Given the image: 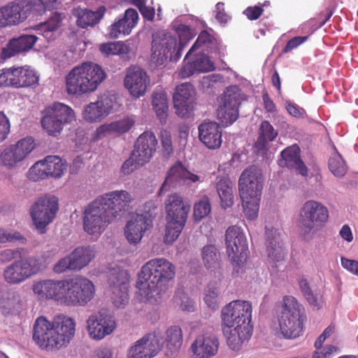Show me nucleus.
<instances>
[{
    "instance_id": "f257e3e1",
    "label": "nucleus",
    "mask_w": 358,
    "mask_h": 358,
    "mask_svg": "<svg viewBox=\"0 0 358 358\" xmlns=\"http://www.w3.org/2000/svg\"><path fill=\"white\" fill-rule=\"evenodd\" d=\"M176 275V267L164 258L149 260L138 274V294L151 304L162 301L169 289V282Z\"/></svg>"
},
{
    "instance_id": "f03ea898",
    "label": "nucleus",
    "mask_w": 358,
    "mask_h": 358,
    "mask_svg": "<svg viewBox=\"0 0 358 358\" xmlns=\"http://www.w3.org/2000/svg\"><path fill=\"white\" fill-rule=\"evenodd\" d=\"M76 332V322L60 315L48 320L44 316L37 317L33 325V340L43 350H55L66 347Z\"/></svg>"
},
{
    "instance_id": "7ed1b4c3",
    "label": "nucleus",
    "mask_w": 358,
    "mask_h": 358,
    "mask_svg": "<svg viewBox=\"0 0 358 358\" xmlns=\"http://www.w3.org/2000/svg\"><path fill=\"white\" fill-rule=\"evenodd\" d=\"M187 18L188 17L177 18L172 23L179 37L178 46L176 37L171 34L167 33L162 37L153 39L151 61L156 66L163 65L168 60L177 61L180 57L182 48L194 36L195 34L189 26L182 24V21Z\"/></svg>"
},
{
    "instance_id": "20e7f679",
    "label": "nucleus",
    "mask_w": 358,
    "mask_h": 358,
    "mask_svg": "<svg viewBox=\"0 0 358 358\" xmlns=\"http://www.w3.org/2000/svg\"><path fill=\"white\" fill-rule=\"evenodd\" d=\"M106 73L96 63L85 62L74 66L66 76V89L70 95L94 92L106 80Z\"/></svg>"
},
{
    "instance_id": "39448f33",
    "label": "nucleus",
    "mask_w": 358,
    "mask_h": 358,
    "mask_svg": "<svg viewBox=\"0 0 358 358\" xmlns=\"http://www.w3.org/2000/svg\"><path fill=\"white\" fill-rule=\"evenodd\" d=\"M189 210V203L185 202L180 195L172 194L168 196L165 201L166 224L164 241L166 244H171L178 238Z\"/></svg>"
},
{
    "instance_id": "423d86ee",
    "label": "nucleus",
    "mask_w": 358,
    "mask_h": 358,
    "mask_svg": "<svg viewBox=\"0 0 358 358\" xmlns=\"http://www.w3.org/2000/svg\"><path fill=\"white\" fill-rule=\"evenodd\" d=\"M115 220L113 213L99 197L90 202L83 213V230L96 238Z\"/></svg>"
},
{
    "instance_id": "0eeeda50",
    "label": "nucleus",
    "mask_w": 358,
    "mask_h": 358,
    "mask_svg": "<svg viewBox=\"0 0 358 358\" xmlns=\"http://www.w3.org/2000/svg\"><path fill=\"white\" fill-rule=\"evenodd\" d=\"M282 312L278 319L280 332L288 339L300 336L303 331V320L301 317L297 300L292 296H285L281 303Z\"/></svg>"
},
{
    "instance_id": "6e6552de",
    "label": "nucleus",
    "mask_w": 358,
    "mask_h": 358,
    "mask_svg": "<svg viewBox=\"0 0 358 358\" xmlns=\"http://www.w3.org/2000/svg\"><path fill=\"white\" fill-rule=\"evenodd\" d=\"M156 208L155 202L150 201L145 204L143 213H135L130 216L124 228V236L129 243H138L145 232L152 227Z\"/></svg>"
},
{
    "instance_id": "1a4fd4ad",
    "label": "nucleus",
    "mask_w": 358,
    "mask_h": 358,
    "mask_svg": "<svg viewBox=\"0 0 358 358\" xmlns=\"http://www.w3.org/2000/svg\"><path fill=\"white\" fill-rule=\"evenodd\" d=\"M75 120L73 110L69 106L55 102L45 110V115L41 119V124L46 132L57 136L62 131L66 124Z\"/></svg>"
},
{
    "instance_id": "9d476101",
    "label": "nucleus",
    "mask_w": 358,
    "mask_h": 358,
    "mask_svg": "<svg viewBox=\"0 0 358 358\" xmlns=\"http://www.w3.org/2000/svg\"><path fill=\"white\" fill-rule=\"evenodd\" d=\"M59 210L58 200L52 196L38 199L31 206L29 213L36 229L45 234L47 227L53 222Z\"/></svg>"
},
{
    "instance_id": "9b49d317",
    "label": "nucleus",
    "mask_w": 358,
    "mask_h": 358,
    "mask_svg": "<svg viewBox=\"0 0 358 358\" xmlns=\"http://www.w3.org/2000/svg\"><path fill=\"white\" fill-rule=\"evenodd\" d=\"M329 219V210L322 203L309 200L302 206L299 213V222L305 233L320 230Z\"/></svg>"
},
{
    "instance_id": "f8f14e48",
    "label": "nucleus",
    "mask_w": 358,
    "mask_h": 358,
    "mask_svg": "<svg viewBox=\"0 0 358 358\" xmlns=\"http://www.w3.org/2000/svg\"><path fill=\"white\" fill-rule=\"evenodd\" d=\"M241 90L236 85L227 87L217 98L216 115L223 126L234 123L238 117Z\"/></svg>"
},
{
    "instance_id": "ddd939ff",
    "label": "nucleus",
    "mask_w": 358,
    "mask_h": 358,
    "mask_svg": "<svg viewBox=\"0 0 358 358\" xmlns=\"http://www.w3.org/2000/svg\"><path fill=\"white\" fill-rule=\"evenodd\" d=\"M41 269L38 258L29 257L15 260L7 266L3 272L4 280L9 285H19Z\"/></svg>"
},
{
    "instance_id": "4468645a",
    "label": "nucleus",
    "mask_w": 358,
    "mask_h": 358,
    "mask_svg": "<svg viewBox=\"0 0 358 358\" xmlns=\"http://www.w3.org/2000/svg\"><path fill=\"white\" fill-rule=\"evenodd\" d=\"M227 252L234 269L239 273L246 262V238L243 229L238 226L229 227L225 232Z\"/></svg>"
},
{
    "instance_id": "2eb2a0df",
    "label": "nucleus",
    "mask_w": 358,
    "mask_h": 358,
    "mask_svg": "<svg viewBox=\"0 0 358 358\" xmlns=\"http://www.w3.org/2000/svg\"><path fill=\"white\" fill-rule=\"evenodd\" d=\"M129 274L119 266L113 268L108 275L110 299L117 308H124L129 300Z\"/></svg>"
},
{
    "instance_id": "dca6fc26",
    "label": "nucleus",
    "mask_w": 358,
    "mask_h": 358,
    "mask_svg": "<svg viewBox=\"0 0 358 358\" xmlns=\"http://www.w3.org/2000/svg\"><path fill=\"white\" fill-rule=\"evenodd\" d=\"M36 144L31 137L18 141L5 148L0 154V164L8 169L19 166L34 150Z\"/></svg>"
},
{
    "instance_id": "f3484780",
    "label": "nucleus",
    "mask_w": 358,
    "mask_h": 358,
    "mask_svg": "<svg viewBox=\"0 0 358 358\" xmlns=\"http://www.w3.org/2000/svg\"><path fill=\"white\" fill-rule=\"evenodd\" d=\"M263 178L260 169L252 166L248 169V220L257 217L262 190Z\"/></svg>"
},
{
    "instance_id": "a211bd4d",
    "label": "nucleus",
    "mask_w": 358,
    "mask_h": 358,
    "mask_svg": "<svg viewBox=\"0 0 358 358\" xmlns=\"http://www.w3.org/2000/svg\"><path fill=\"white\" fill-rule=\"evenodd\" d=\"M116 106V96L104 93L96 101L85 106L83 112V118L89 122H101L115 110Z\"/></svg>"
},
{
    "instance_id": "6ab92c4d",
    "label": "nucleus",
    "mask_w": 358,
    "mask_h": 358,
    "mask_svg": "<svg viewBox=\"0 0 358 358\" xmlns=\"http://www.w3.org/2000/svg\"><path fill=\"white\" fill-rule=\"evenodd\" d=\"M124 86L131 96L139 98L144 96L150 89V78L144 69L138 66H131L126 71Z\"/></svg>"
},
{
    "instance_id": "aec40b11",
    "label": "nucleus",
    "mask_w": 358,
    "mask_h": 358,
    "mask_svg": "<svg viewBox=\"0 0 358 358\" xmlns=\"http://www.w3.org/2000/svg\"><path fill=\"white\" fill-rule=\"evenodd\" d=\"M68 305L83 306L94 296V286L88 279L77 276L69 279Z\"/></svg>"
},
{
    "instance_id": "412c9836",
    "label": "nucleus",
    "mask_w": 358,
    "mask_h": 358,
    "mask_svg": "<svg viewBox=\"0 0 358 358\" xmlns=\"http://www.w3.org/2000/svg\"><path fill=\"white\" fill-rule=\"evenodd\" d=\"M115 328L113 317L101 310L91 315L87 320V329L90 336L94 340H101L110 334Z\"/></svg>"
},
{
    "instance_id": "4be33fe9",
    "label": "nucleus",
    "mask_w": 358,
    "mask_h": 358,
    "mask_svg": "<svg viewBox=\"0 0 358 358\" xmlns=\"http://www.w3.org/2000/svg\"><path fill=\"white\" fill-rule=\"evenodd\" d=\"M185 62L178 72L181 78H188L194 73L213 71L215 69L214 62L204 53L194 52L191 57L185 56Z\"/></svg>"
},
{
    "instance_id": "5701e85b",
    "label": "nucleus",
    "mask_w": 358,
    "mask_h": 358,
    "mask_svg": "<svg viewBox=\"0 0 358 358\" xmlns=\"http://www.w3.org/2000/svg\"><path fill=\"white\" fill-rule=\"evenodd\" d=\"M31 6L26 0L13 2L0 8V28L16 25L28 17Z\"/></svg>"
},
{
    "instance_id": "b1692460",
    "label": "nucleus",
    "mask_w": 358,
    "mask_h": 358,
    "mask_svg": "<svg viewBox=\"0 0 358 358\" xmlns=\"http://www.w3.org/2000/svg\"><path fill=\"white\" fill-rule=\"evenodd\" d=\"M161 348L157 334H148L129 348L127 358H153L159 353Z\"/></svg>"
},
{
    "instance_id": "393cba45",
    "label": "nucleus",
    "mask_w": 358,
    "mask_h": 358,
    "mask_svg": "<svg viewBox=\"0 0 358 358\" xmlns=\"http://www.w3.org/2000/svg\"><path fill=\"white\" fill-rule=\"evenodd\" d=\"M265 235L268 261L273 267L277 268L278 264L285 262L287 251L283 246L280 233L277 229L266 227Z\"/></svg>"
},
{
    "instance_id": "a878e982",
    "label": "nucleus",
    "mask_w": 358,
    "mask_h": 358,
    "mask_svg": "<svg viewBox=\"0 0 358 358\" xmlns=\"http://www.w3.org/2000/svg\"><path fill=\"white\" fill-rule=\"evenodd\" d=\"M201 181L200 176L190 172L180 162H177L169 170L160 191L166 190L167 187L171 185H186L190 186Z\"/></svg>"
},
{
    "instance_id": "bb28decb",
    "label": "nucleus",
    "mask_w": 358,
    "mask_h": 358,
    "mask_svg": "<svg viewBox=\"0 0 358 358\" xmlns=\"http://www.w3.org/2000/svg\"><path fill=\"white\" fill-rule=\"evenodd\" d=\"M219 341L212 333L199 334L190 345L192 358H212L218 352Z\"/></svg>"
},
{
    "instance_id": "cd10ccee",
    "label": "nucleus",
    "mask_w": 358,
    "mask_h": 358,
    "mask_svg": "<svg viewBox=\"0 0 358 358\" xmlns=\"http://www.w3.org/2000/svg\"><path fill=\"white\" fill-rule=\"evenodd\" d=\"M22 294L14 288L0 286V312L3 315H17L23 310Z\"/></svg>"
},
{
    "instance_id": "c85d7f7f",
    "label": "nucleus",
    "mask_w": 358,
    "mask_h": 358,
    "mask_svg": "<svg viewBox=\"0 0 358 358\" xmlns=\"http://www.w3.org/2000/svg\"><path fill=\"white\" fill-rule=\"evenodd\" d=\"M98 197L107 206L108 210L113 213L115 220L119 213L124 210L134 200L132 194L126 190L112 191Z\"/></svg>"
},
{
    "instance_id": "c756f323",
    "label": "nucleus",
    "mask_w": 358,
    "mask_h": 358,
    "mask_svg": "<svg viewBox=\"0 0 358 358\" xmlns=\"http://www.w3.org/2000/svg\"><path fill=\"white\" fill-rule=\"evenodd\" d=\"M199 138L210 150L218 149L222 143V132L215 122H205L199 126Z\"/></svg>"
},
{
    "instance_id": "7c9ffc66",
    "label": "nucleus",
    "mask_w": 358,
    "mask_h": 358,
    "mask_svg": "<svg viewBox=\"0 0 358 358\" xmlns=\"http://www.w3.org/2000/svg\"><path fill=\"white\" fill-rule=\"evenodd\" d=\"M138 20V14L134 8L125 10L124 16L115 21L108 28V36L111 38H117L120 36L130 34Z\"/></svg>"
},
{
    "instance_id": "2f4dec72",
    "label": "nucleus",
    "mask_w": 358,
    "mask_h": 358,
    "mask_svg": "<svg viewBox=\"0 0 358 358\" xmlns=\"http://www.w3.org/2000/svg\"><path fill=\"white\" fill-rule=\"evenodd\" d=\"M195 91L189 83L178 85L173 94V104L179 116L184 117L192 108L194 99Z\"/></svg>"
},
{
    "instance_id": "473e14b6",
    "label": "nucleus",
    "mask_w": 358,
    "mask_h": 358,
    "mask_svg": "<svg viewBox=\"0 0 358 358\" xmlns=\"http://www.w3.org/2000/svg\"><path fill=\"white\" fill-rule=\"evenodd\" d=\"M245 301L236 300L230 302L222 310V325L234 327L237 324H246Z\"/></svg>"
},
{
    "instance_id": "72a5a7b5",
    "label": "nucleus",
    "mask_w": 358,
    "mask_h": 358,
    "mask_svg": "<svg viewBox=\"0 0 358 358\" xmlns=\"http://www.w3.org/2000/svg\"><path fill=\"white\" fill-rule=\"evenodd\" d=\"M135 124L133 116H127L123 118L106 123L99 126L95 131L93 138L95 140L101 139L109 135H120L129 131Z\"/></svg>"
},
{
    "instance_id": "f704fd0d",
    "label": "nucleus",
    "mask_w": 358,
    "mask_h": 358,
    "mask_svg": "<svg viewBox=\"0 0 358 358\" xmlns=\"http://www.w3.org/2000/svg\"><path fill=\"white\" fill-rule=\"evenodd\" d=\"M157 141L152 132L145 131L138 138L133 152L139 158V161L148 163L156 151Z\"/></svg>"
},
{
    "instance_id": "c9c22d12",
    "label": "nucleus",
    "mask_w": 358,
    "mask_h": 358,
    "mask_svg": "<svg viewBox=\"0 0 358 358\" xmlns=\"http://www.w3.org/2000/svg\"><path fill=\"white\" fill-rule=\"evenodd\" d=\"M10 76L12 87L15 88L30 87L38 81L36 73L29 66L11 67Z\"/></svg>"
},
{
    "instance_id": "e433bc0d",
    "label": "nucleus",
    "mask_w": 358,
    "mask_h": 358,
    "mask_svg": "<svg viewBox=\"0 0 358 358\" xmlns=\"http://www.w3.org/2000/svg\"><path fill=\"white\" fill-rule=\"evenodd\" d=\"M280 155L282 159L280 160V165L281 166L294 169L304 176L308 174V169L301 159L299 147H288L283 150Z\"/></svg>"
},
{
    "instance_id": "4c0bfd02",
    "label": "nucleus",
    "mask_w": 358,
    "mask_h": 358,
    "mask_svg": "<svg viewBox=\"0 0 358 358\" xmlns=\"http://www.w3.org/2000/svg\"><path fill=\"white\" fill-rule=\"evenodd\" d=\"M222 330L228 345L234 350H239L246 339V324H237L234 327L222 325Z\"/></svg>"
},
{
    "instance_id": "58836bf2",
    "label": "nucleus",
    "mask_w": 358,
    "mask_h": 358,
    "mask_svg": "<svg viewBox=\"0 0 358 358\" xmlns=\"http://www.w3.org/2000/svg\"><path fill=\"white\" fill-rule=\"evenodd\" d=\"M152 106L161 121L166 120L169 110L168 96L162 87H157L152 93Z\"/></svg>"
},
{
    "instance_id": "ea45409f",
    "label": "nucleus",
    "mask_w": 358,
    "mask_h": 358,
    "mask_svg": "<svg viewBox=\"0 0 358 358\" xmlns=\"http://www.w3.org/2000/svg\"><path fill=\"white\" fill-rule=\"evenodd\" d=\"M106 11L105 7H100L96 11H92L87 9H80L76 10L78 26L82 28H86L89 26H93L98 23L103 16Z\"/></svg>"
},
{
    "instance_id": "a19ab883",
    "label": "nucleus",
    "mask_w": 358,
    "mask_h": 358,
    "mask_svg": "<svg viewBox=\"0 0 358 358\" xmlns=\"http://www.w3.org/2000/svg\"><path fill=\"white\" fill-rule=\"evenodd\" d=\"M95 252L93 248H78L69 255L71 260V266L74 269H81L86 266L94 257Z\"/></svg>"
},
{
    "instance_id": "79ce46f5",
    "label": "nucleus",
    "mask_w": 358,
    "mask_h": 358,
    "mask_svg": "<svg viewBox=\"0 0 358 358\" xmlns=\"http://www.w3.org/2000/svg\"><path fill=\"white\" fill-rule=\"evenodd\" d=\"M48 177L61 178L67 169V164L56 155H49L44 159Z\"/></svg>"
},
{
    "instance_id": "37998d69",
    "label": "nucleus",
    "mask_w": 358,
    "mask_h": 358,
    "mask_svg": "<svg viewBox=\"0 0 358 358\" xmlns=\"http://www.w3.org/2000/svg\"><path fill=\"white\" fill-rule=\"evenodd\" d=\"M36 40L37 37L34 35H22L17 38H13L8 45V51L10 52L8 56L12 57L17 53L29 50Z\"/></svg>"
},
{
    "instance_id": "c03bdc74",
    "label": "nucleus",
    "mask_w": 358,
    "mask_h": 358,
    "mask_svg": "<svg viewBox=\"0 0 358 358\" xmlns=\"http://www.w3.org/2000/svg\"><path fill=\"white\" fill-rule=\"evenodd\" d=\"M69 279L51 280L50 299L68 305Z\"/></svg>"
},
{
    "instance_id": "a18cd8bd",
    "label": "nucleus",
    "mask_w": 358,
    "mask_h": 358,
    "mask_svg": "<svg viewBox=\"0 0 358 358\" xmlns=\"http://www.w3.org/2000/svg\"><path fill=\"white\" fill-rule=\"evenodd\" d=\"M217 194L220 199L222 207L224 209L229 208L234 203L232 184L224 177L219 178L216 185Z\"/></svg>"
},
{
    "instance_id": "49530a36",
    "label": "nucleus",
    "mask_w": 358,
    "mask_h": 358,
    "mask_svg": "<svg viewBox=\"0 0 358 358\" xmlns=\"http://www.w3.org/2000/svg\"><path fill=\"white\" fill-rule=\"evenodd\" d=\"M182 344V333L178 326L169 327L166 332L163 346L171 353L177 352Z\"/></svg>"
},
{
    "instance_id": "de8ad7c7",
    "label": "nucleus",
    "mask_w": 358,
    "mask_h": 358,
    "mask_svg": "<svg viewBox=\"0 0 358 358\" xmlns=\"http://www.w3.org/2000/svg\"><path fill=\"white\" fill-rule=\"evenodd\" d=\"M62 18V14L55 13L47 22L38 25V30L48 41H51L54 39V32L60 27Z\"/></svg>"
},
{
    "instance_id": "09e8293b",
    "label": "nucleus",
    "mask_w": 358,
    "mask_h": 358,
    "mask_svg": "<svg viewBox=\"0 0 358 358\" xmlns=\"http://www.w3.org/2000/svg\"><path fill=\"white\" fill-rule=\"evenodd\" d=\"M201 256L203 264L208 269L220 267V253L215 245H208L203 248Z\"/></svg>"
},
{
    "instance_id": "8fccbe9b",
    "label": "nucleus",
    "mask_w": 358,
    "mask_h": 358,
    "mask_svg": "<svg viewBox=\"0 0 358 358\" xmlns=\"http://www.w3.org/2000/svg\"><path fill=\"white\" fill-rule=\"evenodd\" d=\"M220 287L217 282H210L204 290L203 301L212 310H216L219 304Z\"/></svg>"
},
{
    "instance_id": "3c124183",
    "label": "nucleus",
    "mask_w": 358,
    "mask_h": 358,
    "mask_svg": "<svg viewBox=\"0 0 358 358\" xmlns=\"http://www.w3.org/2000/svg\"><path fill=\"white\" fill-rule=\"evenodd\" d=\"M211 211L209 198L207 196H202L196 201L193 208V216L195 220L200 221L206 217Z\"/></svg>"
},
{
    "instance_id": "603ef678",
    "label": "nucleus",
    "mask_w": 358,
    "mask_h": 358,
    "mask_svg": "<svg viewBox=\"0 0 358 358\" xmlns=\"http://www.w3.org/2000/svg\"><path fill=\"white\" fill-rule=\"evenodd\" d=\"M214 42V38L206 31H203L199 35L196 41L187 52V57H191L199 48L208 49Z\"/></svg>"
},
{
    "instance_id": "864d4df0",
    "label": "nucleus",
    "mask_w": 358,
    "mask_h": 358,
    "mask_svg": "<svg viewBox=\"0 0 358 358\" xmlns=\"http://www.w3.org/2000/svg\"><path fill=\"white\" fill-rule=\"evenodd\" d=\"M329 168L336 177H343L347 172V166L338 153L333 155L329 159Z\"/></svg>"
},
{
    "instance_id": "5fc2aeb1",
    "label": "nucleus",
    "mask_w": 358,
    "mask_h": 358,
    "mask_svg": "<svg viewBox=\"0 0 358 358\" xmlns=\"http://www.w3.org/2000/svg\"><path fill=\"white\" fill-rule=\"evenodd\" d=\"M51 279L34 281L31 289L34 294L41 300L50 299Z\"/></svg>"
},
{
    "instance_id": "6e6d98bb",
    "label": "nucleus",
    "mask_w": 358,
    "mask_h": 358,
    "mask_svg": "<svg viewBox=\"0 0 358 358\" xmlns=\"http://www.w3.org/2000/svg\"><path fill=\"white\" fill-rule=\"evenodd\" d=\"M100 51L106 55H121L127 53L129 47L121 41L109 42L100 45Z\"/></svg>"
},
{
    "instance_id": "4d7b16f0",
    "label": "nucleus",
    "mask_w": 358,
    "mask_h": 358,
    "mask_svg": "<svg viewBox=\"0 0 358 358\" xmlns=\"http://www.w3.org/2000/svg\"><path fill=\"white\" fill-rule=\"evenodd\" d=\"M27 177L33 181L45 179L48 177L44 159L40 160L32 165L27 172Z\"/></svg>"
},
{
    "instance_id": "13d9d810",
    "label": "nucleus",
    "mask_w": 358,
    "mask_h": 358,
    "mask_svg": "<svg viewBox=\"0 0 358 358\" xmlns=\"http://www.w3.org/2000/svg\"><path fill=\"white\" fill-rule=\"evenodd\" d=\"M145 164L144 162L139 161V158L132 151L129 158L127 159L121 167V172L124 175H129L138 167Z\"/></svg>"
},
{
    "instance_id": "bf43d9fd",
    "label": "nucleus",
    "mask_w": 358,
    "mask_h": 358,
    "mask_svg": "<svg viewBox=\"0 0 358 358\" xmlns=\"http://www.w3.org/2000/svg\"><path fill=\"white\" fill-rule=\"evenodd\" d=\"M15 241H20L24 243L25 239L17 231L0 227V244H4Z\"/></svg>"
},
{
    "instance_id": "052dcab7",
    "label": "nucleus",
    "mask_w": 358,
    "mask_h": 358,
    "mask_svg": "<svg viewBox=\"0 0 358 358\" xmlns=\"http://www.w3.org/2000/svg\"><path fill=\"white\" fill-rule=\"evenodd\" d=\"M299 287L300 289L306 299V300L308 301V303L314 306L319 308V303L317 301V298L315 295H314L313 291L311 290L308 282L306 279H301L299 281Z\"/></svg>"
},
{
    "instance_id": "680f3d73",
    "label": "nucleus",
    "mask_w": 358,
    "mask_h": 358,
    "mask_svg": "<svg viewBox=\"0 0 358 358\" xmlns=\"http://www.w3.org/2000/svg\"><path fill=\"white\" fill-rule=\"evenodd\" d=\"M277 136L278 132L268 121L264 120L262 122L259 136H263L266 141H273Z\"/></svg>"
},
{
    "instance_id": "e2e57ef3",
    "label": "nucleus",
    "mask_w": 358,
    "mask_h": 358,
    "mask_svg": "<svg viewBox=\"0 0 358 358\" xmlns=\"http://www.w3.org/2000/svg\"><path fill=\"white\" fill-rule=\"evenodd\" d=\"M174 301L182 310L192 312L194 310V302L184 294L176 296Z\"/></svg>"
},
{
    "instance_id": "0e129e2a",
    "label": "nucleus",
    "mask_w": 358,
    "mask_h": 358,
    "mask_svg": "<svg viewBox=\"0 0 358 358\" xmlns=\"http://www.w3.org/2000/svg\"><path fill=\"white\" fill-rule=\"evenodd\" d=\"M10 129V124L8 117L0 111V143L4 141L9 133Z\"/></svg>"
},
{
    "instance_id": "69168bd1",
    "label": "nucleus",
    "mask_w": 358,
    "mask_h": 358,
    "mask_svg": "<svg viewBox=\"0 0 358 358\" xmlns=\"http://www.w3.org/2000/svg\"><path fill=\"white\" fill-rule=\"evenodd\" d=\"M161 142L164 153L167 155H170L173 152V146L171 136L169 131L166 130L162 131Z\"/></svg>"
},
{
    "instance_id": "338daca9",
    "label": "nucleus",
    "mask_w": 358,
    "mask_h": 358,
    "mask_svg": "<svg viewBox=\"0 0 358 358\" xmlns=\"http://www.w3.org/2000/svg\"><path fill=\"white\" fill-rule=\"evenodd\" d=\"M308 38V36H295L289 40L282 50L283 53H287L292 50L296 48L300 45L306 42Z\"/></svg>"
},
{
    "instance_id": "774afa93",
    "label": "nucleus",
    "mask_w": 358,
    "mask_h": 358,
    "mask_svg": "<svg viewBox=\"0 0 358 358\" xmlns=\"http://www.w3.org/2000/svg\"><path fill=\"white\" fill-rule=\"evenodd\" d=\"M71 264V260L69 256L64 257L55 264L53 271L57 273H62L67 270H74Z\"/></svg>"
}]
</instances>
